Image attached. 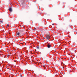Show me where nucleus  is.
<instances>
[{"label": "nucleus", "mask_w": 77, "mask_h": 77, "mask_svg": "<svg viewBox=\"0 0 77 77\" xmlns=\"http://www.w3.org/2000/svg\"><path fill=\"white\" fill-rule=\"evenodd\" d=\"M63 69L64 68V67H63Z\"/></svg>", "instance_id": "9b49d317"}, {"label": "nucleus", "mask_w": 77, "mask_h": 77, "mask_svg": "<svg viewBox=\"0 0 77 77\" xmlns=\"http://www.w3.org/2000/svg\"><path fill=\"white\" fill-rule=\"evenodd\" d=\"M20 32H18L17 33V35H18L19 36L20 35Z\"/></svg>", "instance_id": "39448f33"}, {"label": "nucleus", "mask_w": 77, "mask_h": 77, "mask_svg": "<svg viewBox=\"0 0 77 77\" xmlns=\"http://www.w3.org/2000/svg\"><path fill=\"white\" fill-rule=\"evenodd\" d=\"M10 56V55H7V56L8 57V56Z\"/></svg>", "instance_id": "0eeeda50"}, {"label": "nucleus", "mask_w": 77, "mask_h": 77, "mask_svg": "<svg viewBox=\"0 0 77 77\" xmlns=\"http://www.w3.org/2000/svg\"><path fill=\"white\" fill-rule=\"evenodd\" d=\"M0 23H3V22L2 21H0Z\"/></svg>", "instance_id": "423d86ee"}, {"label": "nucleus", "mask_w": 77, "mask_h": 77, "mask_svg": "<svg viewBox=\"0 0 77 77\" xmlns=\"http://www.w3.org/2000/svg\"><path fill=\"white\" fill-rule=\"evenodd\" d=\"M46 39H47V40H48L50 39V36L49 35H47L46 38Z\"/></svg>", "instance_id": "f257e3e1"}, {"label": "nucleus", "mask_w": 77, "mask_h": 77, "mask_svg": "<svg viewBox=\"0 0 77 77\" xmlns=\"http://www.w3.org/2000/svg\"><path fill=\"white\" fill-rule=\"evenodd\" d=\"M34 30H37V29L35 28Z\"/></svg>", "instance_id": "1a4fd4ad"}, {"label": "nucleus", "mask_w": 77, "mask_h": 77, "mask_svg": "<svg viewBox=\"0 0 77 77\" xmlns=\"http://www.w3.org/2000/svg\"><path fill=\"white\" fill-rule=\"evenodd\" d=\"M20 77H22V75H20Z\"/></svg>", "instance_id": "9d476101"}, {"label": "nucleus", "mask_w": 77, "mask_h": 77, "mask_svg": "<svg viewBox=\"0 0 77 77\" xmlns=\"http://www.w3.org/2000/svg\"><path fill=\"white\" fill-rule=\"evenodd\" d=\"M9 11H10V12H12V8L11 7H10L9 8Z\"/></svg>", "instance_id": "7ed1b4c3"}, {"label": "nucleus", "mask_w": 77, "mask_h": 77, "mask_svg": "<svg viewBox=\"0 0 77 77\" xmlns=\"http://www.w3.org/2000/svg\"><path fill=\"white\" fill-rule=\"evenodd\" d=\"M37 48V49H39V47H38Z\"/></svg>", "instance_id": "6e6552de"}, {"label": "nucleus", "mask_w": 77, "mask_h": 77, "mask_svg": "<svg viewBox=\"0 0 77 77\" xmlns=\"http://www.w3.org/2000/svg\"><path fill=\"white\" fill-rule=\"evenodd\" d=\"M52 25H54V24H52Z\"/></svg>", "instance_id": "f8f14e48"}, {"label": "nucleus", "mask_w": 77, "mask_h": 77, "mask_svg": "<svg viewBox=\"0 0 77 77\" xmlns=\"http://www.w3.org/2000/svg\"><path fill=\"white\" fill-rule=\"evenodd\" d=\"M47 47L48 48H50V47H51V45H47Z\"/></svg>", "instance_id": "f03ea898"}, {"label": "nucleus", "mask_w": 77, "mask_h": 77, "mask_svg": "<svg viewBox=\"0 0 77 77\" xmlns=\"http://www.w3.org/2000/svg\"><path fill=\"white\" fill-rule=\"evenodd\" d=\"M9 24H8L7 26V28H8V27H9Z\"/></svg>", "instance_id": "20e7f679"}]
</instances>
